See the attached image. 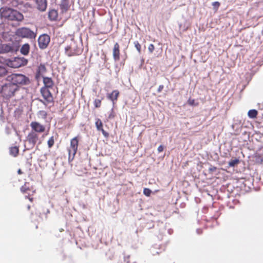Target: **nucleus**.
Instances as JSON below:
<instances>
[{
  "mask_svg": "<svg viewBox=\"0 0 263 263\" xmlns=\"http://www.w3.org/2000/svg\"><path fill=\"white\" fill-rule=\"evenodd\" d=\"M163 151V146L162 145H160L158 147V151L160 153Z\"/></svg>",
  "mask_w": 263,
  "mask_h": 263,
  "instance_id": "35",
  "label": "nucleus"
},
{
  "mask_svg": "<svg viewBox=\"0 0 263 263\" xmlns=\"http://www.w3.org/2000/svg\"><path fill=\"white\" fill-rule=\"evenodd\" d=\"M40 92L44 99V101L40 100V101L44 105H47V104L53 102V96L49 88L42 87L40 89Z\"/></svg>",
  "mask_w": 263,
  "mask_h": 263,
  "instance_id": "7",
  "label": "nucleus"
},
{
  "mask_svg": "<svg viewBox=\"0 0 263 263\" xmlns=\"http://www.w3.org/2000/svg\"><path fill=\"white\" fill-rule=\"evenodd\" d=\"M6 80L11 82L13 85H16L19 88V85H27L30 84L29 79L22 74L12 73L7 77Z\"/></svg>",
  "mask_w": 263,
  "mask_h": 263,
  "instance_id": "1",
  "label": "nucleus"
},
{
  "mask_svg": "<svg viewBox=\"0 0 263 263\" xmlns=\"http://www.w3.org/2000/svg\"><path fill=\"white\" fill-rule=\"evenodd\" d=\"M25 198H28L31 202L33 201V198L30 197L28 195V196H25Z\"/></svg>",
  "mask_w": 263,
  "mask_h": 263,
  "instance_id": "37",
  "label": "nucleus"
},
{
  "mask_svg": "<svg viewBox=\"0 0 263 263\" xmlns=\"http://www.w3.org/2000/svg\"><path fill=\"white\" fill-rule=\"evenodd\" d=\"M2 53H8L15 50L13 46L10 44H1Z\"/></svg>",
  "mask_w": 263,
  "mask_h": 263,
  "instance_id": "14",
  "label": "nucleus"
},
{
  "mask_svg": "<svg viewBox=\"0 0 263 263\" xmlns=\"http://www.w3.org/2000/svg\"><path fill=\"white\" fill-rule=\"evenodd\" d=\"M30 209V205H28V209L29 210Z\"/></svg>",
  "mask_w": 263,
  "mask_h": 263,
  "instance_id": "40",
  "label": "nucleus"
},
{
  "mask_svg": "<svg viewBox=\"0 0 263 263\" xmlns=\"http://www.w3.org/2000/svg\"><path fill=\"white\" fill-rule=\"evenodd\" d=\"M16 35L22 37H26L29 39H35L36 34L26 27H22L18 28L16 31Z\"/></svg>",
  "mask_w": 263,
  "mask_h": 263,
  "instance_id": "6",
  "label": "nucleus"
},
{
  "mask_svg": "<svg viewBox=\"0 0 263 263\" xmlns=\"http://www.w3.org/2000/svg\"><path fill=\"white\" fill-rule=\"evenodd\" d=\"M3 16L11 21H17L18 22L22 21L24 20L23 15L16 10L12 9H0Z\"/></svg>",
  "mask_w": 263,
  "mask_h": 263,
  "instance_id": "2",
  "label": "nucleus"
},
{
  "mask_svg": "<svg viewBox=\"0 0 263 263\" xmlns=\"http://www.w3.org/2000/svg\"><path fill=\"white\" fill-rule=\"evenodd\" d=\"M21 191L24 194L30 195V193L32 192H34L33 187L31 186L29 182H25L24 184L21 187Z\"/></svg>",
  "mask_w": 263,
  "mask_h": 263,
  "instance_id": "12",
  "label": "nucleus"
},
{
  "mask_svg": "<svg viewBox=\"0 0 263 263\" xmlns=\"http://www.w3.org/2000/svg\"><path fill=\"white\" fill-rule=\"evenodd\" d=\"M82 49L76 42L71 40L70 44L65 48V53L68 57L77 56L81 54Z\"/></svg>",
  "mask_w": 263,
  "mask_h": 263,
  "instance_id": "4",
  "label": "nucleus"
},
{
  "mask_svg": "<svg viewBox=\"0 0 263 263\" xmlns=\"http://www.w3.org/2000/svg\"><path fill=\"white\" fill-rule=\"evenodd\" d=\"M94 105L96 108L100 107L101 105V100L100 99H96L94 101Z\"/></svg>",
  "mask_w": 263,
  "mask_h": 263,
  "instance_id": "29",
  "label": "nucleus"
},
{
  "mask_svg": "<svg viewBox=\"0 0 263 263\" xmlns=\"http://www.w3.org/2000/svg\"><path fill=\"white\" fill-rule=\"evenodd\" d=\"M17 90V86L13 85L11 82H7L2 86L1 92L4 98L9 99L13 96L15 92Z\"/></svg>",
  "mask_w": 263,
  "mask_h": 263,
  "instance_id": "3",
  "label": "nucleus"
},
{
  "mask_svg": "<svg viewBox=\"0 0 263 263\" xmlns=\"http://www.w3.org/2000/svg\"><path fill=\"white\" fill-rule=\"evenodd\" d=\"M258 112L255 109H251L248 112V116L250 118L254 119L257 117Z\"/></svg>",
  "mask_w": 263,
  "mask_h": 263,
  "instance_id": "22",
  "label": "nucleus"
},
{
  "mask_svg": "<svg viewBox=\"0 0 263 263\" xmlns=\"http://www.w3.org/2000/svg\"><path fill=\"white\" fill-rule=\"evenodd\" d=\"M17 173H18V174H23V172H22V171H21V169H19V170L17 171Z\"/></svg>",
  "mask_w": 263,
  "mask_h": 263,
  "instance_id": "38",
  "label": "nucleus"
},
{
  "mask_svg": "<svg viewBox=\"0 0 263 263\" xmlns=\"http://www.w3.org/2000/svg\"><path fill=\"white\" fill-rule=\"evenodd\" d=\"M60 7L62 13L67 12L70 7L69 0H62Z\"/></svg>",
  "mask_w": 263,
  "mask_h": 263,
  "instance_id": "16",
  "label": "nucleus"
},
{
  "mask_svg": "<svg viewBox=\"0 0 263 263\" xmlns=\"http://www.w3.org/2000/svg\"><path fill=\"white\" fill-rule=\"evenodd\" d=\"M27 63V60L24 58L16 57L12 60H10L7 63L8 66L16 68L24 66Z\"/></svg>",
  "mask_w": 263,
  "mask_h": 263,
  "instance_id": "8",
  "label": "nucleus"
},
{
  "mask_svg": "<svg viewBox=\"0 0 263 263\" xmlns=\"http://www.w3.org/2000/svg\"><path fill=\"white\" fill-rule=\"evenodd\" d=\"M117 45V44L116 43V46ZM118 47H117L116 46V60L119 59V50L118 49Z\"/></svg>",
  "mask_w": 263,
  "mask_h": 263,
  "instance_id": "34",
  "label": "nucleus"
},
{
  "mask_svg": "<svg viewBox=\"0 0 263 263\" xmlns=\"http://www.w3.org/2000/svg\"><path fill=\"white\" fill-rule=\"evenodd\" d=\"M36 7L41 11H44L47 8L46 0H36Z\"/></svg>",
  "mask_w": 263,
  "mask_h": 263,
  "instance_id": "15",
  "label": "nucleus"
},
{
  "mask_svg": "<svg viewBox=\"0 0 263 263\" xmlns=\"http://www.w3.org/2000/svg\"><path fill=\"white\" fill-rule=\"evenodd\" d=\"M29 51L30 45L28 43L24 44L20 49L21 53L24 55H28Z\"/></svg>",
  "mask_w": 263,
  "mask_h": 263,
  "instance_id": "19",
  "label": "nucleus"
},
{
  "mask_svg": "<svg viewBox=\"0 0 263 263\" xmlns=\"http://www.w3.org/2000/svg\"><path fill=\"white\" fill-rule=\"evenodd\" d=\"M47 143H48V147L49 148L51 147L54 145V137L53 136L51 137L49 139V140H48Z\"/></svg>",
  "mask_w": 263,
  "mask_h": 263,
  "instance_id": "23",
  "label": "nucleus"
},
{
  "mask_svg": "<svg viewBox=\"0 0 263 263\" xmlns=\"http://www.w3.org/2000/svg\"><path fill=\"white\" fill-rule=\"evenodd\" d=\"M43 83L44 86L47 88H51L53 86L54 82L51 78L43 77Z\"/></svg>",
  "mask_w": 263,
  "mask_h": 263,
  "instance_id": "17",
  "label": "nucleus"
},
{
  "mask_svg": "<svg viewBox=\"0 0 263 263\" xmlns=\"http://www.w3.org/2000/svg\"><path fill=\"white\" fill-rule=\"evenodd\" d=\"M187 103L189 105L192 106H196L197 105V103H195V101L194 99H189L187 101Z\"/></svg>",
  "mask_w": 263,
  "mask_h": 263,
  "instance_id": "31",
  "label": "nucleus"
},
{
  "mask_svg": "<svg viewBox=\"0 0 263 263\" xmlns=\"http://www.w3.org/2000/svg\"><path fill=\"white\" fill-rule=\"evenodd\" d=\"M107 97L109 99H110L111 101H112L113 104H114V101L115 99V97L114 96V91L112 93L108 94Z\"/></svg>",
  "mask_w": 263,
  "mask_h": 263,
  "instance_id": "33",
  "label": "nucleus"
},
{
  "mask_svg": "<svg viewBox=\"0 0 263 263\" xmlns=\"http://www.w3.org/2000/svg\"><path fill=\"white\" fill-rule=\"evenodd\" d=\"M31 130L36 132L37 134L44 133L45 131L46 127L44 125L40 124L39 122L33 121L30 123Z\"/></svg>",
  "mask_w": 263,
  "mask_h": 263,
  "instance_id": "11",
  "label": "nucleus"
},
{
  "mask_svg": "<svg viewBox=\"0 0 263 263\" xmlns=\"http://www.w3.org/2000/svg\"><path fill=\"white\" fill-rule=\"evenodd\" d=\"M97 128L98 130H101L102 132V133L105 136H106V133L105 132L104 130L103 129V124L101 120L100 119H97L95 123Z\"/></svg>",
  "mask_w": 263,
  "mask_h": 263,
  "instance_id": "20",
  "label": "nucleus"
},
{
  "mask_svg": "<svg viewBox=\"0 0 263 263\" xmlns=\"http://www.w3.org/2000/svg\"><path fill=\"white\" fill-rule=\"evenodd\" d=\"M41 141H40V142H39V144H41Z\"/></svg>",
  "mask_w": 263,
  "mask_h": 263,
  "instance_id": "42",
  "label": "nucleus"
},
{
  "mask_svg": "<svg viewBox=\"0 0 263 263\" xmlns=\"http://www.w3.org/2000/svg\"><path fill=\"white\" fill-rule=\"evenodd\" d=\"M38 114L44 119H46L47 116V113L45 110H40L38 112Z\"/></svg>",
  "mask_w": 263,
  "mask_h": 263,
  "instance_id": "24",
  "label": "nucleus"
},
{
  "mask_svg": "<svg viewBox=\"0 0 263 263\" xmlns=\"http://www.w3.org/2000/svg\"><path fill=\"white\" fill-rule=\"evenodd\" d=\"M113 55L114 57H115V46L114 47L113 49Z\"/></svg>",
  "mask_w": 263,
  "mask_h": 263,
  "instance_id": "39",
  "label": "nucleus"
},
{
  "mask_svg": "<svg viewBox=\"0 0 263 263\" xmlns=\"http://www.w3.org/2000/svg\"><path fill=\"white\" fill-rule=\"evenodd\" d=\"M152 191L150 189L147 188L144 189L143 194L146 196H149L151 194Z\"/></svg>",
  "mask_w": 263,
  "mask_h": 263,
  "instance_id": "28",
  "label": "nucleus"
},
{
  "mask_svg": "<svg viewBox=\"0 0 263 263\" xmlns=\"http://www.w3.org/2000/svg\"><path fill=\"white\" fill-rule=\"evenodd\" d=\"M238 162H239V160L237 159H235L231 160L229 162V165L230 166H234L235 165L237 164L238 163Z\"/></svg>",
  "mask_w": 263,
  "mask_h": 263,
  "instance_id": "25",
  "label": "nucleus"
},
{
  "mask_svg": "<svg viewBox=\"0 0 263 263\" xmlns=\"http://www.w3.org/2000/svg\"><path fill=\"white\" fill-rule=\"evenodd\" d=\"M58 17V11L55 9H51L48 12V17L51 21H55Z\"/></svg>",
  "mask_w": 263,
  "mask_h": 263,
  "instance_id": "18",
  "label": "nucleus"
},
{
  "mask_svg": "<svg viewBox=\"0 0 263 263\" xmlns=\"http://www.w3.org/2000/svg\"><path fill=\"white\" fill-rule=\"evenodd\" d=\"M118 93H116V98H117V97H118Z\"/></svg>",
  "mask_w": 263,
  "mask_h": 263,
  "instance_id": "41",
  "label": "nucleus"
},
{
  "mask_svg": "<svg viewBox=\"0 0 263 263\" xmlns=\"http://www.w3.org/2000/svg\"><path fill=\"white\" fill-rule=\"evenodd\" d=\"M10 154L13 156L16 157L19 153V148L18 146H15L10 148Z\"/></svg>",
  "mask_w": 263,
  "mask_h": 263,
  "instance_id": "21",
  "label": "nucleus"
},
{
  "mask_svg": "<svg viewBox=\"0 0 263 263\" xmlns=\"http://www.w3.org/2000/svg\"><path fill=\"white\" fill-rule=\"evenodd\" d=\"M80 137L76 136L70 140V145L67 147L68 159L72 160L77 153Z\"/></svg>",
  "mask_w": 263,
  "mask_h": 263,
  "instance_id": "5",
  "label": "nucleus"
},
{
  "mask_svg": "<svg viewBox=\"0 0 263 263\" xmlns=\"http://www.w3.org/2000/svg\"><path fill=\"white\" fill-rule=\"evenodd\" d=\"M39 135L34 131L31 130L28 133L26 137V142H27L31 147L34 146L35 144L39 141Z\"/></svg>",
  "mask_w": 263,
  "mask_h": 263,
  "instance_id": "9",
  "label": "nucleus"
},
{
  "mask_svg": "<svg viewBox=\"0 0 263 263\" xmlns=\"http://www.w3.org/2000/svg\"><path fill=\"white\" fill-rule=\"evenodd\" d=\"M155 49V47L153 44H151L148 47V50L150 53H152Z\"/></svg>",
  "mask_w": 263,
  "mask_h": 263,
  "instance_id": "32",
  "label": "nucleus"
},
{
  "mask_svg": "<svg viewBox=\"0 0 263 263\" xmlns=\"http://www.w3.org/2000/svg\"><path fill=\"white\" fill-rule=\"evenodd\" d=\"M134 45H135V47H136V48L137 49V50H138L139 53H140V51H141V45H140V44L138 42L136 41V42H134Z\"/></svg>",
  "mask_w": 263,
  "mask_h": 263,
  "instance_id": "30",
  "label": "nucleus"
},
{
  "mask_svg": "<svg viewBox=\"0 0 263 263\" xmlns=\"http://www.w3.org/2000/svg\"><path fill=\"white\" fill-rule=\"evenodd\" d=\"M47 71V69L46 66L44 64H40V65L37 67L36 69V72L35 74V77L36 79L40 78L41 77L43 76L44 73H45Z\"/></svg>",
  "mask_w": 263,
  "mask_h": 263,
  "instance_id": "13",
  "label": "nucleus"
},
{
  "mask_svg": "<svg viewBox=\"0 0 263 263\" xmlns=\"http://www.w3.org/2000/svg\"><path fill=\"white\" fill-rule=\"evenodd\" d=\"M7 73V70L3 66H0V77H3Z\"/></svg>",
  "mask_w": 263,
  "mask_h": 263,
  "instance_id": "27",
  "label": "nucleus"
},
{
  "mask_svg": "<svg viewBox=\"0 0 263 263\" xmlns=\"http://www.w3.org/2000/svg\"><path fill=\"white\" fill-rule=\"evenodd\" d=\"M163 87H164L163 85H160L159 86L158 89V92H160L162 90V89H163Z\"/></svg>",
  "mask_w": 263,
  "mask_h": 263,
  "instance_id": "36",
  "label": "nucleus"
},
{
  "mask_svg": "<svg viewBox=\"0 0 263 263\" xmlns=\"http://www.w3.org/2000/svg\"><path fill=\"white\" fill-rule=\"evenodd\" d=\"M50 41V36L46 34L40 35L38 39V44L39 47L42 49H44L47 47Z\"/></svg>",
  "mask_w": 263,
  "mask_h": 263,
  "instance_id": "10",
  "label": "nucleus"
},
{
  "mask_svg": "<svg viewBox=\"0 0 263 263\" xmlns=\"http://www.w3.org/2000/svg\"><path fill=\"white\" fill-rule=\"evenodd\" d=\"M212 5L213 7V9H214L215 11H216L218 10V9L219 8V7L220 5V4L218 2H213Z\"/></svg>",
  "mask_w": 263,
  "mask_h": 263,
  "instance_id": "26",
  "label": "nucleus"
}]
</instances>
